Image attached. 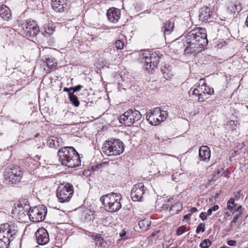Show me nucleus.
I'll return each instance as SVG.
<instances>
[{"label":"nucleus","instance_id":"1","mask_svg":"<svg viewBox=\"0 0 248 248\" xmlns=\"http://www.w3.org/2000/svg\"><path fill=\"white\" fill-rule=\"evenodd\" d=\"M183 41L184 46H186V53H192L201 51L208 42L205 29L195 28L186 33Z\"/></svg>","mask_w":248,"mask_h":248},{"label":"nucleus","instance_id":"2","mask_svg":"<svg viewBox=\"0 0 248 248\" xmlns=\"http://www.w3.org/2000/svg\"><path fill=\"white\" fill-rule=\"evenodd\" d=\"M17 233L16 227L13 223L0 225V248H8Z\"/></svg>","mask_w":248,"mask_h":248},{"label":"nucleus","instance_id":"3","mask_svg":"<svg viewBox=\"0 0 248 248\" xmlns=\"http://www.w3.org/2000/svg\"><path fill=\"white\" fill-rule=\"evenodd\" d=\"M122 197L120 194L112 192L102 196L100 198V201L104 205V208L106 211L115 212L122 207Z\"/></svg>","mask_w":248,"mask_h":248},{"label":"nucleus","instance_id":"4","mask_svg":"<svg viewBox=\"0 0 248 248\" xmlns=\"http://www.w3.org/2000/svg\"><path fill=\"white\" fill-rule=\"evenodd\" d=\"M214 93V89L207 86L203 78L200 79L197 83L189 91L190 95L198 96V100L200 101H203L206 98V94L212 95Z\"/></svg>","mask_w":248,"mask_h":248},{"label":"nucleus","instance_id":"5","mask_svg":"<svg viewBox=\"0 0 248 248\" xmlns=\"http://www.w3.org/2000/svg\"><path fill=\"white\" fill-rule=\"evenodd\" d=\"M124 143L119 139H111L104 143L102 152L106 155H120L124 150Z\"/></svg>","mask_w":248,"mask_h":248},{"label":"nucleus","instance_id":"6","mask_svg":"<svg viewBox=\"0 0 248 248\" xmlns=\"http://www.w3.org/2000/svg\"><path fill=\"white\" fill-rule=\"evenodd\" d=\"M74 194V188L72 184L63 182L61 183L57 189V197L61 203L70 201Z\"/></svg>","mask_w":248,"mask_h":248},{"label":"nucleus","instance_id":"7","mask_svg":"<svg viewBox=\"0 0 248 248\" xmlns=\"http://www.w3.org/2000/svg\"><path fill=\"white\" fill-rule=\"evenodd\" d=\"M23 175L22 169L18 166L11 165L8 166L4 172V176L6 180L12 184L19 183Z\"/></svg>","mask_w":248,"mask_h":248},{"label":"nucleus","instance_id":"8","mask_svg":"<svg viewBox=\"0 0 248 248\" xmlns=\"http://www.w3.org/2000/svg\"><path fill=\"white\" fill-rule=\"evenodd\" d=\"M141 114L137 110L129 109L119 117L121 123L131 125L135 122L140 120Z\"/></svg>","mask_w":248,"mask_h":248},{"label":"nucleus","instance_id":"9","mask_svg":"<svg viewBox=\"0 0 248 248\" xmlns=\"http://www.w3.org/2000/svg\"><path fill=\"white\" fill-rule=\"evenodd\" d=\"M47 208L44 205L30 208L27 215L31 221L34 222L42 221L45 218Z\"/></svg>","mask_w":248,"mask_h":248},{"label":"nucleus","instance_id":"10","mask_svg":"<svg viewBox=\"0 0 248 248\" xmlns=\"http://www.w3.org/2000/svg\"><path fill=\"white\" fill-rule=\"evenodd\" d=\"M145 193V188L143 183H140L134 185L131 190V198L134 202L142 201Z\"/></svg>","mask_w":248,"mask_h":248},{"label":"nucleus","instance_id":"11","mask_svg":"<svg viewBox=\"0 0 248 248\" xmlns=\"http://www.w3.org/2000/svg\"><path fill=\"white\" fill-rule=\"evenodd\" d=\"M59 157L62 164L68 167L74 168L79 166L80 163V156H59Z\"/></svg>","mask_w":248,"mask_h":248},{"label":"nucleus","instance_id":"12","mask_svg":"<svg viewBox=\"0 0 248 248\" xmlns=\"http://www.w3.org/2000/svg\"><path fill=\"white\" fill-rule=\"evenodd\" d=\"M36 240L37 243L40 245L46 244L49 241V237L47 231L41 228L39 229L35 233Z\"/></svg>","mask_w":248,"mask_h":248},{"label":"nucleus","instance_id":"13","mask_svg":"<svg viewBox=\"0 0 248 248\" xmlns=\"http://www.w3.org/2000/svg\"><path fill=\"white\" fill-rule=\"evenodd\" d=\"M159 113H160V108H155L153 111H151L150 114H147L146 119L152 125H158L160 124Z\"/></svg>","mask_w":248,"mask_h":248},{"label":"nucleus","instance_id":"14","mask_svg":"<svg viewBox=\"0 0 248 248\" xmlns=\"http://www.w3.org/2000/svg\"><path fill=\"white\" fill-rule=\"evenodd\" d=\"M213 11L208 7H203L200 9L199 19L202 22H209L213 18Z\"/></svg>","mask_w":248,"mask_h":248},{"label":"nucleus","instance_id":"15","mask_svg":"<svg viewBox=\"0 0 248 248\" xmlns=\"http://www.w3.org/2000/svg\"><path fill=\"white\" fill-rule=\"evenodd\" d=\"M107 16L109 22L117 23L121 16L120 10L114 7L109 8L107 11Z\"/></svg>","mask_w":248,"mask_h":248},{"label":"nucleus","instance_id":"16","mask_svg":"<svg viewBox=\"0 0 248 248\" xmlns=\"http://www.w3.org/2000/svg\"><path fill=\"white\" fill-rule=\"evenodd\" d=\"M51 5L53 10L57 12L62 13L67 10L65 0H52Z\"/></svg>","mask_w":248,"mask_h":248},{"label":"nucleus","instance_id":"17","mask_svg":"<svg viewBox=\"0 0 248 248\" xmlns=\"http://www.w3.org/2000/svg\"><path fill=\"white\" fill-rule=\"evenodd\" d=\"M44 68V70L47 73L54 70L57 66V63L53 58H46V60L43 61L42 64Z\"/></svg>","mask_w":248,"mask_h":248},{"label":"nucleus","instance_id":"18","mask_svg":"<svg viewBox=\"0 0 248 248\" xmlns=\"http://www.w3.org/2000/svg\"><path fill=\"white\" fill-rule=\"evenodd\" d=\"M151 54L149 50H144L142 53H140V59L145 63V66L147 70L152 69V60L150 59V55Z\"/></svg>","mask_w":248,"mask_h":248},{"label":"nucleus","instance_id":"19","mask_svg":"<svg viewBox=\"0 0 248 248\" xmlns=\"http://www.w3.org/2000/svg\"><path fill=\"white\" fill-rule=\"evenodd\" d=\"M39 26L34 21H33V26L31 27H28L27 29H25L26 35L29 37L35 36L39 32Z\"/></svg>","mask_w":248,"mask_h":248},{"label":"nucleus","instance_id":"20","mask_svg":"<svg viewBox=\"0 0 248 248\" xmlns=\"http://www.w3.org/2000/svg\"><path fill=\"white\" fill-rule=\"evenodd\" d=\"M0 16L5 20H8L11 16L9 9L7 6L0 8Z\"/></svg>","mask_w":248,"mask_h":248},{"label":"nucleus","instance_id":"21","mask_svg":"<svg viewBox=\"0 0 248 248\" xmlns=\"http://www.w3.org/2000/svg\"><path fill=\"white\" fill-rule=\"evenodd\" d=\"M28 209L25 210L22 206H18L17 207H16L14 210H13V213L14 214H17L19 215V218L20 217H26L27 215L28 212H27Z\"/></svg>","mask_w":248,"mask_h":248},{"label":"nucleus","instance_id":"22","mask_svg":"<svg viewBox=\"0 0 248 248\" xmlns=\"http://www.w3.org/2000/svg\"><path fill=\"white\" fill-rule=\"evenodd\" d=\"M150 59L152 60V70L154 69V68H155L157 67L159 61L160 57L158 56V53L156 52H155L152 53L150 55Z\"/></svg>","mask_w":248,"mask_h":248},{"label":"nucleus","instance_id":"23","mask_svg":"<svg viewBox=\"0 0 248 248\" xmlns=\"http://www.w3.org/2000/svg\"><path fill=\"white\" fill-rule=\"evenodd\" d=\"M174 28V23L170 21H168L162 28L164 34H170Z\"/></svg>","mask_w":248,"mask_h":248},{"label":"nucleus","instance_id":"24","mask_svg":"<svg viewBox=\"0 0 248 248\" xmlns=\"http://www.w3.org/2000/svg\"><path fill=\"white\" fill-rule=\"evenodd\" d=\"M69 99L71 104L76 107L79 106L80 102L78 97L74 94V93H69Z\"/></svg>","mask_w":248,"mask_h":248},{"label":"nucleus","instance_id":"25","mask_svg":"<svg viewBox=\"0 0 248 248\" xmlns=\"http://www.w3.org/2000/svg\"><path fill=\"white\" fill-rule=\"evenodd\" d=\"M150 224L151 221L147 219H144L139 222V227L143 231L147 230Z\"/></svg>","mask_w":248,"mask_h":248},{"label":"nucleus","instance_id":"26","mask_svg":"<svg viewBox=\"0 0 248 248\" xmlns=\"http://www.w3.org/2000/svg\"><path fill=\"white\" fill-rule=\"evenodd\" d=\"M210 150L207 146L202 145L199 149V155H210Z\"/></svg>","mask_w":248,"mask_h":248},{"label":"nucleus","instance_id":"27","mask_svg":"<svg viewBox=\"0 0 248 248\" xmlns=\"http://www.w3.org/2000/svg\"><path fill=\"white\" fill-rule=\"evenodd\" d=\"M54 32V29L52 27L46 26L44 27V31L42 32V34L45 36L47 37L50 36Z\"/></svg>","mask_w":248,"mask_h":248},{"label":"nucleus","instance_id":"28","mask_svg":"<svg viewBox=\"0 0 248 248\" xmlns=\"http://www.w3.org/2000/svg\"><path fill=\"white\" fill-rule=\"evenodd\" d=\"M56 138L55 136H53L47 140V144L51 148H57L59 147L58 142L56 141Z\"/></svg>","mask_w":248,"mask_h":248},{"label":"nucleus","instance_id":"29","mask_svg":"<svg viewBox=\"0 0 248 248\" xmlns=\"http://www.w3.org/2000/svg\"><path fill=\"white\" fill-rule=\"evenodd\" d=\"M237 205L235 203L234 198H231L227 203V208L231 211H233Z\"/></svg>","mask_w":248,"mask_h":248},{"label":"nucleus","instance_id":"30","mask_svg":"<svg viewBox=\"0 0 248 248\" xmlns=\"http://www.w3.org/2000/svg\"><path fill=\"white\" fill-rule=\"evenodd\" d=\"M211 242L209 239H204L200 245L201 248H208L211 245Z\"/></svg>","mask_w":248,"mask_h":248},{"label":"nucleus","instance_id":"31","mask_svg":"<svg viewBox=\"0 0 248 248\" xmlns=\"http://www.w3.org/2000/svg\"><path fill=\"white\" fill-rule=\"evenodd\" d=\"M168 116V113L166 111H162L160 109V113H159V115L160 124L162 122H163L164 121H165L167 117Z\"/></svg>","mask_w":248,"mask_h":248},{"label":"nucleus","instance_id":"32","mask_svg":"<svg viewBox=\"0 0 248 248\" xmlns=\"http://www.w3.org/2000/svg\"><path fill=\"white\" fill-rule=\"evenodd\" d=\"M68 155H80L76 149L72 146H67Z\"/></svg>","mask_w":248,"mask_h":248},{"label":"nucleus","instance_id":"33","mask_svg":"<svg viewBox=\"0 0 248 248\" xmlns=\"http://www.w3.org/2000/svg\"><path fill=\"white\" fill-rule=\"evenodd\" d=\"M124 43L123 41L118 40L115 42V47L118 49H122L124 48Z\"/></svg>","mask_w":248,"mask_h":248},{"label":"nucleus","instance_id":"34","mask_svg":"<svg viewBox=\"0 0 248 248\" xmlns=\"http://www.w3.org/2000/svg\"><path fill=\"white\" fill-rule=\"evenodd\" d=\"M238 124L237 121H235L233 120L229 121L227 122L226 124L228 126H230L232 127V129H234L235 127Z\"/></svg>","mask_w":248,"mask_h":248},{"label":"nucleus","instance_id":"35","mask_svg":"<svg viewBox=\"0 0 248 248\" xmlns=\"http://www.w3.org/2000/svg\"><path fill=\"white\" fill-rule=\"evenodd\" d=\"M234 212H239V214L238 215H236V216H240V217H241L243 213V209L241 205H238L236 206L235 209L233 211Z\"/></svg>","mask_w":248,"mask_h":248},{"label":"nucleus","instance_id":"36","mask_svg":"<svg viewBox=\"0 0 248 248\" xmlns=\"http://www.w3.org/2000/svg\"><path fill=\"white\" fill-rule=\"evenodd\" d=\"M240 216H235L233 217V219L231 221L230 226V230H232L234 226V224H235L238 220V219L240 218Z\"/></svg>","mask_w":248,"mask_h":248},{"label":"nucleus","instance_id":"37","mask_svg":"<svg viewBox=\"0 0 248 248\" xmlns=\"http://www.w3.org/2000/svg\"><path fill=\"white\" fill-rule=\"evenodd\" d=\"M205 231V224L203 223H200L196 229V232L199 233L200 232H204Z\"/></svg>","mask_w":248,"mask_h":248},{"label":"nucleus","instance_id":"38","mask_svg":"<svg viewBox=\"0 0 248 248\" xmlns=\"http://www.w3.org/2000/svg\"><path fill=\"white\" fill-rule=\"evenodd\" d=\"M63 154L64 155H68L67 146L61 147L58 151V154Z\"/></svg>","mask_w":248,"mask_h":248},{"label":"nucleus","instance_id":"39","mask_svg":"<svg viewBox=\"0 0 248 248\" xmlns=\"http://www.w3.org/2000/svg\"><path fill=\"white\" fill-rule=\"evenodd\" d=\"M185 231H186L185 226H182L178 228V229L176 232V234L178 235H180L182 234H183Z\"/></svg>","mask_w":248,"mask_h":248},{"label":"nucleus","instance_id":"40","mask_svg":"<svg viewBox=\"0 0 248 248\" xmlns=\"http://www.w3.org/2000/svg\"><path fill=\"white\" fill-rule=\"evenodd\" d=\"M223 170V169L221 168L220 169L217 170L215 174H213V177L212 178V180L215 181L218 178V175Z\"/></svg>","mask_w":248,"mask_h":248},{"label":"nucleus","instance_id":"41","mask_svg":"<svg viewBox=\"0 0 248 248\" xmlns=\"http://www.w3.org/2000/svg\"><path fill=\"white\" fill-rule=\"evenodd\" d=\"M71 87H72V91H73L72 93H74L75 92L80 90L83 87V86L80 85H78L76 86Z\"/></svg>","mask_w":248,"mask_h":248},{"label":"nucleus","instance_id":"42","mask_svg":"<svg viewBox=\"0 0 248 248\" xmlns=\"http://www.w3.org/2000/svg\"><path fill=\"white\" fill-rule=\"evenodd\" d=\"M210 157L211 156H208V157H206V156H199V159L200 161L208 162L210 160Z\"/></svg>","mask_w":248,"mask_h":248},{"label":"nucleus","instance_id":"43","mask_svg":"<svg viewBox=\"0 0 248 248\" xmlns=\"http://www.w3.org/2000/svg\"><path fill=\"white\" fill-rule=\"evenodd\" d=\"M227 244L230 246L234 247L237 245V241L233 240H229L227 241Z\"/></svg>","mask_w":248,"mask_h":248},{"label":"nucleus","instance_id":"44","mask_svg":"<svg viewBox=\"0 0 248 248\" xmlns=\"http://www.w3.org/2000/svg\"><path fill=\"white\" fill-rule=\"evenodd\" d=\"M56 141L58 142V144L59 146L62 145L63 143V140L62 138L60 137H56Z\"/></svg>","mask_w":248,"mask_h":248},{"label":"nucleus","instance_id":"45","mask_svg":"<svg viewBox=\"0 0 248 248\" xmlns=\"http://www.w3.org/2000/svg\"><path fill=\"white\" fill-rule=\"evenodd\" d=\"M237 7H238V5H237L235 4H232L231 6V8L230 7H229V9L232 12L235 13V11L238 10V8H237ZM238 7H239V5H238Z\"/></svg>","mask_w":248,"mask_h":248},{"label":"nucleus","instance_id":"46","mask_svg":"<svg viewBox=\"0 0 248 248\" xmlns=\"http://www.w3.org/2000/svg\"><path fill=\"white\" fill-rule=\"evenodd\" d=\"M234 200L236 199V200H239L240 198V195H241V191H238L236 192H234Z\"/></svg>","mask_w":248,"mask_h":248},{"label":"nucleus","instance_id":"47","mask_svg":"<svg viewBox=\"0 0 248 248\" xmlns=\"http://www.w3.org/2000/svg\"><path fill=\"white\" fill-rule=\"evenodd\" d=\"M200 217L202 220L207 219V215L205 212H202L200 215Z\"/></svg>","mask_w":248,"mask_h":248},{"label":"nucleus","instance_id":"48","mask_svg":"<svg viewBox=\"0 0 248 248\" xmlns=\"http://www.w3.org/2000/svg\"><path fill=\"white\" fill-rule=\"evenodd\" d=\"M33 26V21L26 22V23L24 25V29H27L28 27H31Z\"/></svg>","mask_w":248,"mask_h":248},{"label":"nucleus","instance_id":"49","mask_svg":"<svg viewBox=\"0 0 248 248\" xmlns=\"http://www.w3.org/2000/svg\"><path fill=\"white\" fill-rule=\"evenodd\" d=\"M92 237L93 240H97L98 241L101 240V237L98 235H93Z\"/></svg>","mask_w":248,"mask_h":248},{"label":"nucleus","instance_id":"50","mask_svg":"<svg viewBox=\"0 0 248 248\" xmlns=\"http://www.w3.org/2000/svg\"><path fill=\"white\" fill-rule=\"evenodd\" d=\"M63 91L67 92L68 93V95H69V93H72V92H71L72 91V87H70V88H69L65 87L63 89Z\"/></svg>","mask_w":248,"mask_h":248},{"label":"nucleus","instance_id":"51","mask_svg":"<svg viewBox=\"0 0 248 248\" xmlns=\"http://www.w3.org/2000/svg\"><path fill=\"white\" fill-rule=\"evenodd\" d=\"M219 208V206L218 205H214L213 207L211 208V209L212 211H216Z\"/></svg>","mask_w":248,"mask_h":248},{"label":"nucleus","instance_id":"52","mask_svg":"<svg viewBox=\"0 0 248 248\" xmlns=\"http://www.w3.org/2000/svg\"><path fill=\"white\" fill-rule=\"evenodd\" d=\"M212 210L211 209V208L207 210V213H206L207 216H211L212 214Z\"/></svg>","mask_w":248,"mask_h":248},{"label":"nucleus","instance_id":"53","mask_svg":"<svg viewBox=\"0 0 248 248\" xmlns=\"http://www.w3.org/2000/svg\"><path fill=\"white\" fill-rule=\"evenodd\" d=\"M190 217H191V214H187V215H186L184 216V218L185 219H187L190 218Z\"/></svg>","mask_w":248,"mask_h":248},{"label":"nucleus","instance_id":"54","mask_svg":"<svg viewBox=\"0 0 248 248\" xmlns=\"http://www.w3.org/2000/svg\"><path fill=\"white\" fill-rule=\"evenodd\" d=\"M198 211L196 207H192L190 209V212L192 213H195Z\"/></svg>","mask_w":248,"mask_h":248},{"label":"nucleus","instance_id":"55","mask_svg":"<svg viewBox=\"0 0 248 248\" xmlns=\"http://www.w3.org/2000/svg\"><path fill=\"white\" fill-rule=\"evenodd\" d=\"M166 67H164V68L162 67L161 68V71H162L163 74H165L166 73Z\"/></svg>","mask_w":248,"mask_h":248},{"label":"nucleus","instance_id":"56","mask_svg":"<svg viewBox=\"0 0 248 248\" xmlns=\"http://www.w3.org/2000/svg\"><path fill=\"white\" fill-rule=\"evenodd\" d=\"M246 24L247 26V27H248V16H247L246 21Z\"/></svg>","mask_w":248,"mask_h":248},{"label":"nucleus","instance_id":"57","mask_svg":"<svg viewBox=\"0 0 248 248\" xmlns=\"http://www.w3.org/2000/svg\"><path fill=\"white\" fill-rule=\"evenodd\" d=\"M125 234V233H121V234H120V236H121V237H123V236H124Z\"/></svg>","mask_w":248,"mask_h":248},{"label":"nucleus","instance_id":"58","mask_svg":"<svg viewBox=\"0 0 248 248\" xmlns=\"http://www.w3.org/2000/svg\"><path fill=\"white\" fill-rule=\"evenodd\" d=\"M220 248H229L227 246H222Z\"/></svg>","mask_w":248,"mask_h":248},{"label":"nucleus","instance_id":"59","mask_svg":"<svg viewBox=\"0 0 248 248\" xmlns=\"http://www.w3.org/2000/svg\"><path fill=\"white\" fill-rule=\"evenodd\" d=\"M192 151V149H190L188 151V152L189 153H191V152Z\"/></svg>","mask_w":248,"mask_h":248},{"label":"nucleus","instance_id":"60","mask_svg":"<svg viewBox=\"0 0 248 248\" xmlns=\"http://www.w3.org/2000/svg\"><path fill=\"white\" fill-rule=\"evenodd\" d=\"M27 158H28V159H31V157L29 156Z\"/></svg>","mask_w":248,"mask_h":248},{"label":"nucleus","instance_id":"61","mask_svg":"<svg viewBox=\"0 0 248 248\" xmlns=\"http://www.w3.org/2000/svg\"><path fill=\"white\" fill-rule=\"evenodd\" d=\"M247 50H248V45H247Z\"/></svg>","mask_w":248,"mask_h":248},{"label":"nucleus","instance_id":"62","mask_svg":"<svg viewBox=\"0 0 248 248\" xmlns=\"http://www.w3.org/2000/svg\"><path fill=\"white\" fill-rule=\"evenodd\" d=\"M36 157H37L38 159H39V158H40V157H39V156H38V155H36Z\"/></svg>","mask_w":248,"mask_h":248}]
</instances>
